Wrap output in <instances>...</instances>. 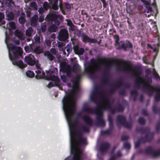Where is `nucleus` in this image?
<instances>
[{"instance_id":"nucleus-1","label":"nucleus","mask_w":160,"mask_h":160,"mask_svg":"<svg viewBox=\"0 0 160 160\" xmlns=\"http://www.w3.org/2000/svg\"><path fill=\"white\" fill-rule=\"evenodd\" d=\"M82 119L86 125H82L81 128L78 127L76 128V134L77 140L76 141L73 137L71 138V146H74L75 142L78 145H85L88 144L87 138L83 137V132L88 133L90 132V128L93 126V119L88 115H84L82 117Z\"/></svg>"},{"instance_id":"nucleus-2","label":"nucleus","mask_w":160,"mask_h":160,"mask_svg":"<svg viewBox=\"0 0 160 160\" xmlns=\"http://www.w3.org/2000/svg\"><path fill=\"white\" fill-rule=\"evenodd\" d=\"M7 47L8 50L12 51L13 54V56L12 57L11 54L9 52V58L13 64L22 69L26 67L27 64H24L22 60H18L19 58L22 57V48L19 47L15 46L12 43L8 44Z\"/></svg>"},{"instance_id":"nucleus-3","label":"nucleus","mask_w":160,"mask_h":160,"mask_svg":"<svg viewBox=\"0 0 160 160\" xmlns=\"http://www.w3.org/2000/svg\"><path fill=\"white\" fill-rule=\"evenodd\" d=\"M123 63L127 65V67H126L124 65L121 66L122 69L121 70L124 72L127 73L130 72V70H133L134 71L132 73V76L137 78V79L135 80L134 82L136 86L138 88H139L141 86V84L142 83V82L140 81V80L143 82L144 81L143 79L140 77L142 73V70L140 67L137 66L132 68L131 64L127 61H124Z\"/></svg>"},{"instance_id":"nucleus-4","label":"nucleus","mask_w":160,"mask_h":160,"mask_svg":"<svg viewBox=\"0 0 160 160\" xmlns=\"http://www.w3.org/2000/svg\"><path fill=\"white\" fill-rule=\"evenodd\" d=\"M69 95L70 94H68L64 96L62 102L63 108L65 115L67 118L71 119L73 114L74 111L72 108V101Z\"/></svg>"},{"instance_id":"nucleus-5","label":"nucleus","mask_w":160,"mask_h":160,"mask_svg":"<svg viewBox=\"0 0 160 160\" xmlns=\"http://www.w3.org/2000/svg\"><path fill=\"white\" fill-rule=\"evenodd\" d=\"M142 88L143 91L147 93L149 96L152 95L155 92H157V93L154 96V100L156 102H158L160 101V89L158 88L154 87L146 83V84L142 86Z\"/></svg>"},{"instance_id":"nucleus-6","label":"nucleus","mask_w":160,"mask_h":160,"mask_svg":"<svg viewBox=\"0 0 160 160\" xmlns=\"http://www.w3.org/2000/svg\"><path fill=\"white\" fill-rule=\"evenodd\" d=\"M96 64V60L94 58H92L90 62H87L84 67V72L85 73L90 74L91 76L95 75V70L94 67Z\"/></svg>"},{"instance_id":"nucleus-7","label":"nucleus","mask_w":160,"mask_h":160,"mask_svg":"<svg viewBox=\"0 0 160 160\" xmlns=\"http://www.w3.org/2000/svg\"><path fill=\"white\" fill-rule=\"evenodd\" d=\"M117 126L120 124L125 128L128 129H131L132 127V123L131 122L127 121L125 116L122 115H118L117 117Z\"/></svg>"},{"instance_id":"nucleus-8","label":"nucleus","mask_w":160,"mask_h":160,"mask_svg":"<svg viewBox=\"0 0 160 160\" xmlns=\"http://www.w3.org/2000/svg\"><path fill=\"white\" fill-rule=\"evenodd\" d=\"M116 47L117 50L123 49L126 51L127 48L132 49L133 45L129 40H126L125 42L124 41H121L119 42V44H114Z\"/></svg>"},{"instance_id":"nucleus-9","label":"nucleus","mask_w":160,"mask_h":160,"mask_svg":"<svg viewBox=\"0 0 160 160\" xmlns=\"http://www.w3.org/2000/svg\"><path fill=\"white\" fill-rule=\"evenodd\" d=\"M71 153L73 154V157H68L66 158L64 160H83L82 156V152L80 149L78 151L74 148L71 150Z\"/></svg>"},{"instance_id":"nucleus-10","label":"nucleus","mask_w":160,"mask_h":160,"mask_svg":"<svg viewBox=\"0 0 160 160\" xmlns=\"http://www.w3.org/2000/svg\"><path fill=\"white\" fill-rule=\"evenodd\" d=\"M81 78V76L78 75L75 77L76 80L73 83V88L71 90V93L75 96L78 94L80 91L79 81Z\"/></svg>"},{"instance_id":"nucleus-11","label":"nucleus","mask_w":160,"mask_h":160,"mask_svg":"<svg viewBox=\"0 0 160 160\" xmlns=\"http://www.w3.org/2000/svg\"><path fill=\"white\" fill-rule=\"evenodd\" d=\"M108 120L109 122V128L105 131H101V134L102 135H108L111 133L114 129V124L113 118L112 116L108 115Z\"/></svg>"},{"instance_id":"nucleus-12","label":"nucleus","mask_w":160,"mask_h":160,"mask_svg":"<svg viewBox=\"0 0 160 160\" xmlns=\"http://www.w3.org/2000/svg\"><path fill=\"white\" fill-rule=\"evenodd\" d=\"M98 108L101 112H102L104 110H107L110 111L111 113L113 114H115L116 112V109L112 108V105L110 101L105 103L104 105H102L98 106Z\"/></svg>"},{"instance_id":"nucleus-13","label":"nucleus","mask_w":160,"mask_h":160,"mask_svg":"<svg viewBox=\"0 0 160 160\" xmlns=\"http://www.w3.org/2000/svg\"><path fill=\"white\" fill-rule=\"evenodd\" d=\"M47 76L46 77V79H49L55 82V84L58 83L60 80L54 74V72L52 71H48L47 73Z\"/></svg>"},{"instance_id":"nucleus-14","label":"nucleus","mask_w":160,"mask_h":160,"mask_svg":"<svg viewBox=\"0 0 160 160\" xmlns=\"http://www.w3.org/2000/svg\"><path fill=\"white\" fill-rule=\"evenodd\" d=\"M68 38V32L65 29H62L58 34V39L61 41H65Z\"/></svg>"},{"instance_id":"nucleus-15","label":"nucleus","mask_w":160,"mask_h":160,"mask_svg":"<svg viewBox=\"0 0 160 160\" xmlns=\"http://www.w3.org/2000/svg\"><path fill=\"white\" fill-rule=\"evenodd\" d=\"M103 112H100L97 114L96 124L99 126L104 127L105 126V122L102 117Z\"/></svg>"},{"instance_id":"nucleus-16","label":"nucleus","mask_w":160,"mask_h":160,"mask_svg":"<svg viewBox=\"0 0 160 160\" xmlns=\"http://www.w3.org/2000/svg\"><path fill=\"white\" fill-rule=\"evenodd\" d=\"M24 61L27 64L30 66H33L36 63L34 56L31 54L26 56Z\"/></svg>"},{"instance_id":"nucleus-17","label":"nucleus","mask_w":160,"mask_h":160,"mask_svg":"<svg viewBox=\"0 0 160 160\" xmlns=\"http://www.w3.org/2000/svg\"><path fill=\"white\" fill-rule=\"evenodd\" d=\"M110 147V144L108 142H104L102 143L100 146V151L102 154L107 152Z\"/></svg>"},{"instance_id":"nucleus-18","label":"nucleus","mask_w":160,"mask_h":160,"mask_svg":"<svg viewBox=\"0 0 160 160\" xmlns=\"http://www.w3.org/2000/svg\"><path fill=\"white\" fill-rule=\"evenodd\" d=\"M153 138V136L151 134H146L144 137H141L138 139L141 142H142L143 143L147 142H150Z\"/></svg>"},{"instance_id":"nucleus-19","label":"nucleus","mask_w":160,"mask_h":160,"mask_svg":"<svg viewBox=\"0 0 160 160\" xmlns=\"http://www.w3.org/2000/svg\"><path fill=\"white\" fill-rule=\"evenodd\" d=\"M82 39L83 42H90L95 43L96 41V39L94 38H90L87 35L83 34L82 35Z\"/></svg>"},{"instance_id":"nucleus-20","label":"nucleus","mask_w":160,"mask_h":160,"mask_svg":"<svg viewBox=\"0 0 160 160\" xmlns=\"http://www.w3.org/2000/svg\"><path fill=\"white\" fill-rule=\"evenodd\" d=\"M136 131L137 132H140L141 134H143L144 133L147 132V134H150V129L149 127H146L145 128H136Z\"/></svg>"},{"instance_id":"nucleus-21","label":"nucleus","mask_w":160,"mask_h":160,"mask_svg":"<svg viewBox=\"0 0 160 160\" xmlns=\"http://www.w3.org/2000/svg\"><path fill=\"white\" fill-rule=\"evenodd\" d=\"M57 14L52 13H49L47 16L45 20L48 22L54 21L57 19Z\"/></svg>"},{"instance_id":"nucleus-22","label":"nucleus","mask_w":160,"mask_h":160,"mask_svg":"<svg viewBox=\"0 0 160 160\" xmlns=\"http://www.w3.org/2000/svg\"><path fill=\"white\" fill-rule=\"evenodd\" d=\"M83 110L84 111L88 114L95 113L97 115L98 113V112L97 109H94L88 107H84L83 108Z\"/></svg>"},{"instance_id":"nucleus-23","label":"nucleus","mask_w":160,"mask_h":160,"mask_svg":"<svg viewBox=\"0 0 160 160\" xmlns=\"http://www.w3.org/2000/svg\"><path fill=\"white\" fill-rule=\"evenodd\" d=\"M73 49L75 53L78 55H82L83 54L85 51L83 48H79L78 45L74 46L73 47Z\"/></svg>"},{"instance_id":"nucleus-24","label":"nucleus","mask_w":160,"mask_h":160,"mask_svg":"<svg viewBox=\"0 0 160 160\" xmlns=\"http://www.w3.org/2000/svg\"><path fill=\"white\" fill-rule=\"evenodd\" d=\"M40 22V17L38 18V16L35 15L32 17L31 19V23L32 26H36L37 25L38 21Z\"/></svg>"},{"instance_id":"nucleus-25","label":"nucleus","mask_w":160,"mask_h":160,"mask_svg":"<svg viewBox=\"0 0 160 160\" xmlns=\"http://www.w3.org/2000/svg\"><path fill=\"white\" fill-rule=\"evenodd\" d=\"M107 70H106L103 72L104 76L102 78V84H104L110 85V80L108 79V73Z\"/></svg>"},{"instance_id":"nucleus-26","label":"nucleus","mask_w":160,"mask_h":160,"mask_svg":"<svg viewBox=\"0 0 160 160\" xmlns=\"http://www.w3.org/2000/svg\"><path fill=\"white\" fill-rule=\"evenodd\" d=\"M49 3L52 5V8L54 10L58 9V0H48Z\"/></svg>"},{"instance_id":"nucleus-27","label":"nucleus","mask_w":160,"mask_h":160,"mask_svg":"<svg viewBox=\"0 0 160 160\" xmlns=\"http://www.w3.org/2000/svg\"><path fill=\"white\" fill-rule=\"evenodd\" d=\"M109 85L115 86L116 88H118L124 85L123 80L122 78H120L115 83L112 84L110 83Z\"/></svg>"},{"instance_id":"nucleus-28","label":"nucleus","mask_w":160,"mask_h":160,"mask_svg":"<svg viewBox=\"0 0 160 160\" xmlns=\"http://www.w3.org/2000/svg\"><path fill=\"white\" fill-rule=\"evenodd\" d=\"M98 61H100L103 62H106L105 64V69L106 70H109L110 69L111 66V62L107 63V59L106 58H99L98 59Z\"/></svg>"},{"instance_id":"nucleus-29","label":"nucleus","mask_w":160,"mask_h":160,"mask_svg":"<svg viewBox=\"0 0 160 160\" xmlns=\"http://www.w3.org/2000/svg\"><path fill=\"white\" fill-rule=\"evenodd\" d=\"M58 27L57 26L52 24L48 27L47 30L49 32H55L58 30Z\"/></svg>"},{"instance_id":"nucleus-30","label":"nucleus","mask_w":160,"mask_h":160,"mask_svg":"<svg viewBox=\"0 0 160 160\" xmlns=\"http://www.w3.org/2000/svg\"><path fill=\"white\" fill-rule=\"evenodd\" d=\"M62 51L63 54L68 56L72 51V48L69 45H67L64 49H63Z\"/></svg>"},{"instance_id":"nucleus-31","label":"nucleus","mask_w":160,"mask_h":160,"mask_svg":"<svg viewBox=\"0 0 160 160\" xmlns=\"http://www.w3.org/2000/svg\"><path fill=\"white\" fill-rule=\"evenodd\" d=\"M25 14L23 12H22L21 13V15L19 18V22L21 24H24L26 22L25 19Z\"/></svg>"},{"instance_id":"nucleus-32","label":"nucleus","mask_w":160,"mask_h":160,"mask_svg":"<svg viewBox=\"0 0 160 160\" xmlns=\"http://www.w3.org/2000/svg\"><path fill=\"white\" fill-rule=\"evenodd\" d=\"M34 46V44H29L28 46H25L24 48L25 51L27 52H32Z\"/></svg>"},{"instance_id":"nucleus-33","label":"nucleus","mask_w":160,"mask_h":160,"mask_svg":"<svg viewBox=\"0 0 160 160\" xmlns=\"http://www.w3.org/2000/svg\"><path fill=\"white\" fill-rule=\"evenodd\" d=\"M96 91H94L91 93L90 97V99L91 101L95 103H97V100L96 98Z\"/></svg>"},{"instance_id":"nucleus-34","label":"nucleus","mask_w":160,"mask_h":160,"mask_svg":"<svg viewBox=\"0 0 160 160\" xmlns=\"http://www.w3.org/2000/svg\"><path fill=\"white\" fill-rule=\"evenodd\" d=\"M7 25V28L9 29H15L16 28L15 23L14 22H10Z\"/></svg>"},{"instance_id":"nucleus-35","label":"nucleus","mask_w":160,"mask_h":160,"mask_svg":"<svg viewBox=\"0 0 160 160\" xmlns=\"http://www.w3.org/2000/svg\"><path fill=\"white\" fill-rule=\"evenodd\" d=\"M7 19L8 20H12L14 19V15L13 12H8L6 15Z\"/></svg>"},{"instance_id":"nucleus-36","label":"nucleus","mask_w":160,"mask_h":160,"mask_svg":"<svg viewBox=\"0 0 160 160\" xmlns=\"http://www.w3.org/2000/svg\"><path fill=\"white\" fill-rule=\"evenodd\" d=\"M154 150L152 148V147L151 146L148 147L145 149V152L147 154H150L151 155H152Z\"/></svg>"},{"instance_id":"nucleus-37","label":"nucleus","mask_w":160,"mask_h":160,"mask_svg":"<svg viewBox=\"0 0 160 160\" xmlns=\"http://www.w3.org/2000/svg\"><path fill=\"white\" fill-rule=\"evenodd\" d=\"M14 35L19 38L21 39L23 36V33L21 31L16 30L14 32Z\"/></svg>"},{"instance_id":"nucleus-38","label":"nucleus","mask_w":160,"mask_h":160,"mask_svg":"<svg viewBox=\"0 0 160 160\" xmlns=\"http://www.w3.org/2000/svg\"><path fill=\"white\" fill-rule=\"evenodd\" d=\"M115 109L116 112L117 111L118 112H122L123 111L124 108L121 104L119 103Z\"/></svg>"},{"instance_id":"nucleus-39","label":"nucleus","mask_w":160,"mask_h":160,"mask_svg":"<svg viewBox=\"0 0 160 160\" xmlns=\"http://www.w3.org/2000/svg\"><path fill=\"white\" fill-rule=\"evenodd\" d=\"M26 74L28 77L30 78H32L35 76L34 72L31 70H28L26 71Z\"/></svg>"},{"instance_id":"nucleus-40","label":"nucleus","mask_w":160,"mask_h":160,"mask_svg":"<svg viewBox=\"0 0 160 160\" xmlns=\"http://www.w3.org/2000/svg\"><path fill=\"white\" fill-rule=\"evenodd\" d=\"M4 18V15L0 12V26L5 24V21L3 20Z\"/></svg>"},{"instance_id":"nucleus-41","label":"nucleus","mask_w":160,"mask_h":160,"mask_svg":"<svg viewBox=\"0 0 160 160\" xmlns=\"http://www.w3.org/2000/svg\"><path fill=\"white\" fill-rule=\"evenodd\" d=\"M99 94L102 97L103 100L106 102H108L110 100L107 97L105 96L103 94L102 92V91H99L98 92Z\"/></svg>"},{"instance_id":"nucleus-42","label":"nucleus","mask_w":160,"mask_h":160,"mask_svg":"<svg viewBox=\"0 0 160 160\" xmlns=\"http://www.w3.org/2000/svg\"><path fill=\"white\" fill-rule=\"evenodd\" d=\"M32 28L31 27H29L26 31V35L29 37H30L32 35Z\"/></svg>"},{"instance_id":"nucleus-43","label":"nucleus","mask_w":160,"mask_h":160,"mask_svg":"<svg viewBox=\"0 0 160 160\" xmlns=\"http://www.w3.org/2000/svg\"><path fill=\"white\" fill-rule=\"evenodd\" d=\"M44 54L45 55L47 56V58L50 61H52L53 60L54 57L51 54L49 51L46 52Z\"/></svg>"},{"instance_id":"nucleus-44","label":"nucleus","mask_w":160,"mask_h":160,"mask_svg":"<svg viewBox=\"0 0 160 160\" xmlns=\"http://www.w3.org/2000/svg\"><path fill=\"white\" fill-rule=\"evenodd\" d=\"M67 25L71 27V30L72 31H73L74 30V25L72 23L71 20H67Z\"/></svg>"},{"instance_id":"nucleus-45","label":"nucleus","mask_w":160,"mask_h":160,"mask_svg":"<svg viewBox=\"0 0 160 160\" xmlns=\"http://www.w3.org/2000/svg\"><path fill=\"white\" fill-rule=\"evenodd\" d=\"M36 66L38 70V74L36 75L35 78L37 79H40V75H39V73H40V64H38L37 63H36Z\"/></svg>"},{"instance_id":"nucleus-46","label":"nucleus","mask_w":160,"mask_h":160,"mask_svg":"<svg viewBox=\"0 0 160 160\" xmlns=\"http://www.w3.org/2000/svg\"><path fill=\"white\" fill-rule=\"evenodd\" d=\"M151 156L154 158H155L160 156V151H155L154 150Z\"/></svg>"},{"instance_id":"nucleus-47","label":"nucleus","mask_w":160,"mask_h":160,"mask_svg":"<svg viewBox=\"0 0 160 160\" xmlns=\"http://www.w3.org/2000/svg\"><path fill=\"white\" fill-rule=\"evenodd\" d=\"M32 52L36 54H40V46H38L36 47L35 46H34Z\"/></svg>"},{"instance_id":"nucleus-48","label":"nucleus","mask_w":160,"mask_h":160,"mask_svg":"<svg viewBox=\"0 0 160 160\" xmlns=\"http://www.w3.org/2000/svg\"><path fill=\"white\" fill-rule=\"evenodd\" d=\"M152 110L154 112L156 113L160 112V108H158L156 106L154 105L152 107Z\"/></svg>"},{"instance_id":"nucleus-49","label":"nucleus","mask_w":160,"mask_h":160,"mask_svg":"<svg viewBox=\"0 0 160 160\" xmlns=\"http://www.w3.org/2000/svg\"><path fill=\"white\" fill-rule=\"evenodd\" d=\"M113 36L115 40V43L119 44L120 39L119 36L117 35H113Z\"/></svg>"},{"instance_id":"nucleus-50","label":"nucleus","mask_w":160,"mask_h":160,"mask_svg":"<svg viewBox=\"0 0 160 160\" xmlns=\"http://www.w3.org/2000/svg\"><path fill=\"white\" fill-rule=\"evenodd\" d=\"M30 6L35 10H37L38 8V6L36 3L34 2H32L30 3Z\"/></svg>"},{"instance_id":"nucleus-51","label":"nucleus","mask_w":160,"mask_h":160,"mask_svg":"<svg viewBox=\"0 0 160 160\" xmlns=\"http://www.w3.org/2000/svg\"><path fill=\"white\" fill-rule=\"evenodd\" d=\"M38 33L39 34V36L36 37L35 39V42L37 43H40V29H38Z\"/></svg>"},{"instance_id":"nucleus-52","label":"nucleus","mask_w":160,"mask_h":160,"mask_svg":"<svg viewBox=\"0 0 160 160\" xmlns=\"http://www.w3.org/2000/svg\"><path fill=\"white\" fill-rule=\"evenodd\" d=\"M138 122L139 124L141 125H144L146 121L143 118L140 117L138 119Z\"/></svg>"},{"instance_id":"nucleus-53","label":"nucleus","mask_w":160,"mask_h":160,"mask_svg":"<svg viewBox=\"0 0 160 160\" xmlns=\"http://www.w3.org/2000/svg\"><path fill=\"white\" fill-rule=\"evenodd\" d=\"M113 87L109 91L110 93L111 94H114L116 92V88H117L115 86H113Z\"/></svg>"},{"instance_id":"nucleus-54","label":"nucleus","mask_w":160,"mask_h":160,"mask_svg":"<svg viewBox=\"0 0 160 160\" xmlns=\"http://www.w3.org/2000/svg\"><path fill=\"white\" fill-rule=\"evenodd\" d=\"M130 94L132 96H138V92L137 90H132L130 92Z\"/></svg>"},{"instance_id":"nucleus-55","label":"nucleus","mask_w":160,"mask_h":160,"mask_svg":"<svg viewBox=\"0 0 160 160\" xmlns=\"http://www.w3.org/2000/svg\"><path fill=\"white\" fill-rule=\"evenodd\" d=\"M113 155L115 156L116 158H119L122 156V154L121 153L120 150H118L116 154H113Z\"/></svg>"},{"instance_id":"nucleus-56","label":"nucleus","mask_w":160,"mask_h":160,"mask_svg":"<svg viewBox=\"0 0 160 160\" xmlns=\"http://www.w3.org/2000/svg\"><path fill=\"white\" fill-rule=\"evenodd\" d=\"M123 147L124 148L127 150H129L131 148V145L128 142H126L123 144Z\"/></svg>"},{"instance_id":"nucleus-57","label":"nucleus","mask_w":160,"mask_h":160,"mask_svg":"<svg viewBox=\"0 0 160 160\" xmlns=\"http://www.w3.org/2000/svg\"><path fill=\"white\" fill-rule=\"evenodd\" d=\"M159 46L160 44L159 43H158L157 44V46L156 47H155L153 49V51L156 52V55L155 56V57L157 55L159 51Z\"/></svg>"},{"instance_id":"nucleus-58","label":"nucleus","mask_w":160,"mask_h":160,"mask_svg":"<svg viewBox=\"0 0 160 160\" xmlns=\"http://www.w3.org/2000/svg\"><path fill=\"white\" fill-rule=\"evenodd\" d=\"M141 2H142L144 5L147 6H150V1L146 0H140Z\"/></svg>"},{"instance_id":"nucleus-59","label":"nucleus","mask_w":160,"mask_h":160,"mask_svg":"<svg viewBox=\"0 0 160 160\" xmlns=\"http://www.w3.org/2000/svg\"><path fill=\"white\" fill-rule=\"evenodd\" d=\"M102 88L100 86H97L95 87V91H96V93L97 94H98V92L99 91H102L101 90Z\"/></svg>"},{"instance_id":"nucleus-60","label":"nucleus","mask_w":160,"mask_h":160,"mask_svg":"<svg viewBox=\"0 0 160 160\" xmlns=\"http://www.w3.org/2000/svg\"><path fill=\"white\" fill-rule=\"evenodd\" d=\"M129 138V137L127 135H123L121 137V140L122 141H126Z\"/></svg>"},{"instance_id":"nucleus-61","label":"nucleus","mask_w":160,"mask_h":160,"mask_svg":"<svg viewBox=\"0 0 160 160\" xmlns=\"http://www.w3.org/2000/svg\"><path fill=\"white\" fill-rule=\"evenodd\" d=\"M47 26L46 25H41V30L42 32H45Z\"/></svg>"},{"instance_id":"nucleus-62","label":"nucleus","mask_w":160,"mask_h":160,"mask_svg":"<svg viewBox=\"0 0 160 160\" xmlns=\"http://www.w3.org/2000/svg\"><path fill=\"white\" fill-rule=\"evenodd\" d=\"M141 113L143 115L145 116H148V113L146 109H142L141 111Z\"/></svg>"},{"instance_id":"nucleus-63","label":"nucleus","mask_w":160,"mask_h":160,"mask_svg":"<svg viewBox=\"0 0 160 160\" xmlns=\"http://www.w3.org/2000/svg\"><path fill=\"white\" fill-rule=\"evenodd\" d=\"M78 124V121L77 120L75 119L73 122L72 125L73 128L74 129H75L76 127L77 126Z\"/></svg>"},{"instance_id":"nucleus-64","label":"nucleus","mask_w":160,"mask_h":160,"mask_svg":"<svg viewBox=\"0 0 160 160\" xmlns=\"http://www.w3.org/2000/svg\"><path fill=\"white\" fill-rule=\"evenodd\" d=\"M94 69L95 70V72L96 71H100L101 70V67L100 65H98L94 67Z\"/></svg>"}]
</instances>
